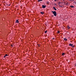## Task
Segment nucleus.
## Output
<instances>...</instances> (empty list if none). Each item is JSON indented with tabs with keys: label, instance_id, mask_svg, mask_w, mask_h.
I'll list each match as a JSON object with an SVG mask.
<instances>
[{
	"label": "nucleus",
	"instance_id": "obj_1",
	"mask_svg": "<svg viewBox=\"0 0 76 76\" xmlns=\"http://www.w3.org/2000/svg\"><path fill=\"white\" fill-rule=\"evenodd\" d=\"M51 12L53 13L55 16H57V12H56V11H52Z\"/></svg>",
	"mask_w": 76,
	"mask_h": 76
},
{
	"label": "nucleus",
	"instance_id": "obj_2",
	"mask_svg": "<svg viewBox=\"0 0 76 76\" xmlns=\"http://www.w3.org/2000/svg\"><path fill=\"white\" fill-rule=\"evenodd\" d=\"M46 7V5H42V8H43V9H44Z\"/></svg>",
	"mask_w": 76,
	"mask_h": 76
},
{
	"label": "nucleus",
	"instance_id": "obj_3",
	"mask_svg": "<svg viewBox=\"0 0 76 76\" xmlns=\"http://www.w3.org/2000/svg\"><path fill=\"white\" fill-rule=\"evenodd\" d=\"M53 9H54V10H57V9H56V7H53Z\"/></svg>",
	"mask_w": 76,
	"mask_h": 76
},
{
	"label": "nucleus",
	"instance_id": "obj_4",
	"mask_svg": "<svg viewBox=\"0 0 76 76\" xmlns=\"http://www.w3.org/2000/svg\"><path fill=\"white\" fill-rule=\"evenodd\" d=\"M64 41H67V39H66V38H64Z\"/></svg>",
	"mask_w": 76,
	"mask_h": 76
},
{
	"label": "nucleus",
	"instance_id": "obj_5",
	"mask_svg": "<svg viewBox=\"0 0 76 76\" xmlns=\"http://www.w3.org/2000/svg\"><path fill=\"white\" fill-rule=\"evenodd\" d=\"M69 46H71V47H72L73 46V44H71V43H70L69 45Z\"/></svg>",
	"mask_w": 76,
	"mask_h": 76
},
{
	"label": "nucleus",
	"instance_id": "obj_6",
	"mask_svg": "<svg viewBox=\"0 0 76 76\" xmlns=\"http://www.w3.org/2000/svg\"><path fill=\"white\" fill-rule=\"evenodd\" d=\"M16 23H19V21L18 20H16Z\"/></svg>",
	"mask_w": 76,
	"mask_h": 76
},
{
	"label": "nucleus",
	"instance_id": "obj_7",
	"mask_svg": "<svg viewBox=\"0 0 76 76\" xmlns=\"http://www.w3.org/2000/svg\"><path fill=\"white\" fill-rule=\"evenodd\" d=\"M70 7H71L72 8H74L75 7L73 6H70Z\"/></svg>",
	"mask_w": 76,
	"mask_h": 76
},
{
	"label": "nucleus",
	"instance_id": "obj_8",
	"mask_svg": "<svg viewBox=\"0 0 76 76\" xmlns=\"http://www.w3.org/2000/svg\"><path fill=\"white\" fill-rule=\"evenodd\" d=\"M67 28L68 29H70V27H69V26H67Z\"/></svg>",
	"mask_w": 76,
	"mask_h": 76
},
{
	"label": "nucleus",
	"instance_id": "obj_9",
	"mask_svg": "<svg viewBox=\"0 0 76 76\" xmlns=\"http://www.w3.org/2000/svg\"><path fill=\"white\" fill-rule=\"evenodd\" d=\"M43 0H38V2H39L41 1H42Z\"/></svg>",
	"mask_w": 76,
	"mask_h": 76
},
{
	"label": "nucleus",
	"instance_id": "obj_10",
	"mask_svg": "<svg viewBox=\"0 0 76 76\" xmlns=\"http://www.w3.org/2000/svg\"><path fill=\"white\" fill-rule=\"evenodd\" d=\"M40 13H41V14H44V12H40Z\"/></svg>",
	"mask_w": 76,
	"mask_h": 76
},
{
	"label": "nucleus",
	"instance_id": "obj_11",
	"mask_svg": "<svg viewBox=\"0 0 76 76\" xmlns=\"http://www.w3.org/2000/svg\"><path fill=\"white\" fill-rule=\"evenodd\" d=\"M62 56H64V55L65 54L64 53H62Z\"/></svg>",
	"mask_w": 76,
	"mask_h": 76
},
{
	"label": "nucleus",
	"instance_id": "obj_12",
	"mask_svg": "<svg viewBox=\"0 0 76 76\" xmlns=\"http://www.w3.org/2000/svg\"><path fill=\"white\" fill-rule=\"evenodd\" d=\"M49 2H48V1L47 2V4H49Z\"/></svg>",
	"mask_w": 76,
	"mask_h": 76
},
{
	"label": "nucleus",
	"instance_id": "obj_13",
	"mask_svg": "<svg viewBox=\"0 0 76 76\" xmlns=\"http://www.w3.org/2000/svg\"><path fill=\"white\" fill-rule=\"evenodd\" d=\"M58 3H58V4H60L61 3V2H58Z\"/></svg>",
	"mask_w": 76,
	"mask_h": 76
},
{
	"label": "nucleus",
	"instance_id": "obj_14",
	"mask_svg": "<svg viewBox=\"0 0 76 76\" xmlns=\"http://www.w3.org/2000/svg\"><path fill=\"white\" fill-rule=\"evenodd\" d=\"M68 4H69V2H67V3H66V5H68Z\"/></svg>",
	"mask_w": 76,
	"mask_h": 76
},
{
	"label": "nucleus",
	"instance_id": "obj_15",
	"mask_svg": "<svg viewBox=\"0 0 76 76\" xmlns=\"http://www.w3.org/2000/svg\"><path fill=\"white\" fill-rule=\"evenodd\" d=\"M47 31H45V34H46V33H47Z\"/></svg>",
	"mask_w": 76,
	"mask_h": 76
},
{
	"label": "nucleus",
	"instance_id": "obj_16",
	"mask_svg": "<svg viewBox=\"0 0 76 76\" xmlns=\"http://www.w3.org/2000/svg\"><path fill=\"white\" fill-rule=\"evenodd\" d=\"M58 34H60V31H58Z\"/></svg>",
	"mask_w": 76,
	"mask_h": 76
},
{
	"label": "nucleus",
	"instance_id": "obj_17",
	"mask_svg": "<svg viewBox=\"0 0 76 76\" xmlns=\"http://www.w3.org/2000/svg\"><path fill=\"white\" fill-rule=\"evenodd\" d=\"M69 1H74V0H69Z\"/></svg>",
	"mask_w": 76,
	"mask_h": 76
},
{
	"label": "nucleus",
	"instance_id": "obj_18",
	"mask_svg": "<svg viewBox=\"0 0 76 76\" xmlns=\"http://www.w3.org/2000/svg\"><path fill=\"white\" fill-rule=\"evenodd\" d=\"M5 55L6 56H8L7 54H6Z\"/></svg>",
	"mask_w": 76,
	"mask_h": 76
},
{
	"label": "nucleus",
	"instance_id": "obj_19",
	"mask_svg": "<svg viewBox=\"0 0 76 76\" xmlns=\"http://www.w3.org/2000/svg\"><path fill=\"white\" fill-rule=\"evenodd\" d=\"M6 57V55H5L4 56V58H5Z\"/></svg>",
	"mask_w": 76,
	"mask_h": 76
},
{
	"label": "nucleus",
	"instance_id": "obj_20",
	"mask_svg": "<svg viewBox=\"0 0 76 76\" xmlns=\"http://www.w3.org/2000/svg\"><path fill=\"white\" fill-rule=\"evenodd\" d=\"M72 47H73H73H74V46H72Z\"/></svg>",
	"mask_w": 76,
	"mask_h": 76
},
{
	"label": "nucleus",
	"instance_id": "obj_21",
	"mask_svg": "<svg viewBox=\"0 0 76 76\" xmlns=\"http://www.w3.org/2000/svg\"><path fill=\"white\" fill-rule=\"evenodd\" d=\"M11 46H12V47H13V46L12 45H11Z\"/></svg>",
	"mask_w": 76,
	"mask_h": 76
},
{
	"label": "nucleus",
	"instance_id": "obj_22",
	"mask_svg": "<svg viewBox=\"0 0 76 76\" xmlns=\"http://www.w3.org/2000/svg\"><path fill=\"white\" fill-rule=\"evenodd\" d=\"M38 47H39V45L38 44Z\"/></svg>",
	"mask_w": 76,
	"mask_h": 76
},
{
	"label": "nucleus",
	"instance_id": "obj_23",
	"mask_svg": "<svg viewBox=\"0 0 76 76\" xmlns=\"http://www.w3.org/2000/svg\"><path fill=\"white\" fill-rule=\"evenodd\" d=\"M55 1H57V0H55Z\"/></svg>",
	"mask_w": 76,
	"mask_h": 76
},
{
	"label": "nucleus",
	"instance_id": "obj_24",
	"mask_svg": "<svg viewBox=\"0 0 76 76\" xmlns=\"http://www.w3.org/2000/svg\"><path fill=\"white\" fill-rule=\"evenodd\" d=\"M54 39V38H53V39Z\"/></svg>",
	"mask_w": 76,
	"mask_h": 76
},
{
	"label": "nucleus",
	"instance_id": "obj_25",
	"mask_svg": "<svg viewBox=\"0 0 76 76\" xmlns=\"http://www.w3.org/2000/svg\"><path fill=\"white\" fill-rule=\"evenodd\" d=\"M64 3H65V2H64Z\"/></svg>",
	"mask_w": 76,
	"mask_h": 76
},
{
	"label": "nucleus",
	"instance_id": "obj_26",
	"mask_svg": "<svg viewBox=\"0 0 76 76\" xmlns=\"http://www.w3.org/2000/svg\"><path fill=\"white\" fill-rule=\"evenodd\" d=\"M55 5H56V4H55Z\"/></svg>",
	"mask_w": 76,
	"mask_h": 76
},
{
	"label": "nucleus",
	"instance_id": "obj_27",
	"mask_svg": "<svg viewBox=\"0 0 76 76\" xmlns=\"http://www.w3.org/2000/svg\"><path fill=\"white\" fill-rule=\"evenodd\" d=\"M64 1V0H63Z\"/></svg>",
	"mask_w": 76,
	"mask_h": 76
},
{
	"label": "nucleus",
	"instance_id": "obj_28",
	"mask_svg": "<svg viewBox=\"0 0 76 76\" xmlns=\"http://www.w3.org/2000/svg\"><path fill=\"white\" fill-rule=\"evenodd\" d=\"M66 4H65V5H66Z\"/></svg>",
	"mask_w": 76,
	"mask_h": 76
}]
</instances>
